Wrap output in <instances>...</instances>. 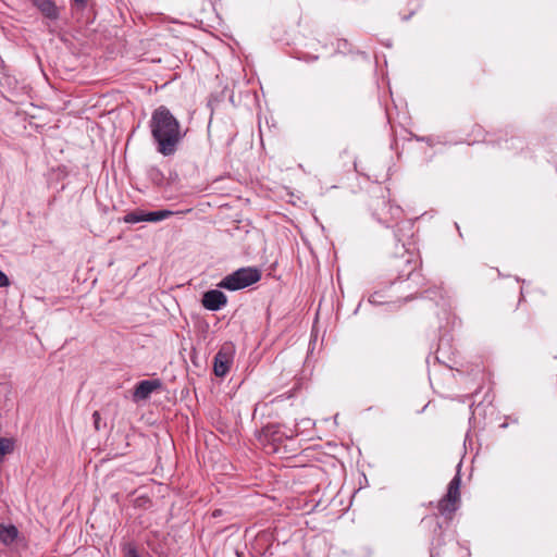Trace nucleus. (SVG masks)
<instances>
[{
  "instance_id": "nucleus-1",
  "label": "nucleus",
  "mask_w": 557,
  "mask_h": 557,
  "mask_svg": "<svg viewBox=\"0 0 557 557\" xmlns=\"http://www.w3.org/2000/svg\"><path fill=\"white\" fill-rule=\"evenodd\" d=\"M149 128L157 151L164 157L175 154L186 135L180 121L165 106L153 110Z\"/></svg>"
},
{
  "instance_id": "nucleus-2",
  "label": "nucleus",
  "mask_w": 557,
  "mask_h": 557,
  "mask_svg": "<svg viewBox=\"0 0 557 557\" xmlns=\"http://www.w3.org/2000/svg\"><path fill=\"white\" fill-rule=\"evenodd\" d=\"M298 435L297 429L283 430L280 424L270 423L263 426L258 435V441L263 450L271 454L285 455L287 453L284 442Z\"/></svg>"
},
{
  "instance_id": "nucleus-3",
  "label": "nucleus",
  "mask_w": 557,
  "mask_h": 557,
  "mask_svg": "<svg viewBox=\"0 0 557 557\" xmlns=\"http://www.w3.org/2000/svg\"><path fill=\"white\" fill-rule=\"evenodd\" d=\"M370 208L373 216L385 226H391L403 216V209L391 202L389 190L385 187H376L371 197Z\"/></svg>"
},
{
  "instance_id": "nucleus-4",
  "label": "nucleus",
  "mask_w": 557,
  "mask_h": 557,
  "mask_svg": "<svg viewBox=\"0 0 557 557\" xmlns=\"http://www.w3.org/2000/svg\"><path fill=\"white\" fill-rule=\"evenodd\" d=\"M261 278V273L255 268H240L226 275L218 286L227 290L246 288Z\"/></svg>"
},
{
  "instance_id": "nucleus-5",
  "label": "nucleus",
  "mask_w": 557,
  "mask_h": 557,
  "mask_svg": "<svg viewBox=\"0 0 557 557\" xmlns=\"http://www.w3.org/2000/svg\"><path fill=\"white\" fill-rule=\"evenodd\" d=\"M460 485L461 478L459 472L451 479L448 484L446 495L438 502L437 509L441 515L450 517L460 504Z\"/></svg>"
},
{
  "instance_id": "nucleus-6",
  "label": "nucleus",
  "mask_w": 557,
  "mask_h": 557,
  "mask_svg": "<svg viewBox=\"0 0 557 557\" xmlns=\"http://www.w3.org/2000/svg\"><path fill=\"white\" fill-rule=\"evenodd\" d=\"M233 362V349L230 345H223L214 356L213 372L216 376L223 377L230 371Z\"/></svg>"
},
{
  "instance_id": "nucleus-7",
  "label": "nucleus",
  "mask_w": 557,
  "mask_h": 557,
  "mask_svg": "<svg viewBox=\"0 0 557 557\" xmlns=\"http://www.w3.org/2000/svg\"><path fill=\"white\" fill-rule=\"evenodd\" d=\"M162 387V382L159 379L143 380L135 386L133 397L135 401L146 400L150 395Z\"/></svg>"
},
{
  "instance_id": "nucleus-8",
  "label": "nucleus",
  "mask_w": 557,
  "mask_h": 557,
  "mask_svg": "<svg viewBox=\"0 0 557 557\" xmlns=\"http://www.w3.org/2000/svg\"><path fill=\"white\" fill-rule=\"evenodd\" d=\"M202 306L210 311H218L227 302L225 294L219 289H210L202 296Z\"/></svg>"
},
{
  "instance_id": "nucleus-9",
  "label": "nucleus",
  "mask_w": 557,
  "mask_h": 557,
  "mask_svg": "<svg viewBox=\"0 0 557 557\" xmlns=\"http://www.w3.org/2000/svg\"><path fill=\"white\" fill-rule=\"evenodd\" d=\"M395 267L396 269H401L397 280L406 278L410 281H417L421 278V273L417 271V262L409 258L397 259Z\"/></svg>"
},
{
  "instance_id": "nucleus-10",
  "label": "nucleus",
  "mask_w": 557,
  "mask_h": 557,
  "mask_svg": "<svg viewBox=\"0 0 557 557\" xmlns=\"http://www.w3.org/2000/svg\"><path fill=\"white\" fill-rule=\"evenodd\" d=\"M33 3L46 18L57 21L60 17V10L53 0H33Z\"/></svg>"
},
{
  "instance_id": "nucleus-11",
  "label": "nucleus",
  "mask_w": 557,
  "mask_h": 557,
  "mask_svg": "<svg viewBox=\"0 0 557 557\" xmlns=\"http://www.w3.org/2000/svg\"><path fill=\"white\" fill-rule=\"evenodd\" d=\"M18 535V531L16 527L10 524V525H0V541L5 544L10 545L12 544Z\"/></svg>"
},
{
  "instance_id": "nucleus-12",
  "label": "nucleus",
  "mask_w": 557,
  "mask_h": 557,
  "mask_svg": "<svg viewBox=\"0 0 557 557\" xmlns=\"http://www.w3.org/2000/svg\"><path fill=\"white\" fill-rule=\"evenodd\" d=\"M176 213L177 212H174L171 210H159V211H151V212L144 211V218H145V222H159V221L169 219Z\"/></svg>"
},
{
  "instance_id": "nucleus-13",
  "label": "nucleus",
  "mask_w": 557,
  "mask_h": 557,
  "mask_svg": "<svg viewBox=\"0 0 557 557\" xmlns=\"http://www.w3.org/2000/svg\"><path fill=\"white\" fill-rule=\"evenodd\" d=\"M122 221L124 223H128V224H135V223H139V222H145L144 211L143 210L132 211V212L125 214L123 216Z\"/></svg>"
},
{
  "instance_id": "nucleus-14",
  "label": "nucleus",
  "mask_w": 557,
  "mask_h": 557,
  "mask_svg": "<svg viewBox=\"0 0 557 557\" xmlns=\"http://www.w3.org/2000/svg\"><path fill=\"white\" fill-rule=\"evenodd\" d=\"M12 449V442L9 438H0V460Z\"/></svg>"
},
{
  "instance_id": "nucleus-15",
  "label": "nucleus",
  "mask_w": 557,
  "mask_h": 557,
  "mask_svg": "<svg viewBox=\"0 0 557 557\" xmlns=\"http://www.w3.org/2000/svg\"><path fill=\"white\" fill-rule=\"evenodd\" d=\"M124 557H140L135 546L127 545L125 547Z\"/></svg>"
},
{
  "instance_id": "nucleus-16",
  "label": "nucleus",
  "mask_w": 557,
  "mask_h": 557,
  "mask_svg": "<svg viewBox=\"0 0 557 557\" xmlns=\"http://www.w3.org/2000/svg\"><path fill=\"white\" fill-rule=\"evenodd\" d=\"M92 420H94V425H95V429L97 431L100 430V420H101V417H100V413L98 411H95L92 413Z\"/></svg>"
},
{
  "instance_id": "nucleus-17",
  "label": "nucleus",
  "mask_w": 557,
  "mask_h": 557,
  "mask_svg": "<svg viewBox=\"0 0 557 557\" xmlns=\"http://www.w3.org/2000/svg\"><path fill=\"white\" fill-rule=\"evenodd\" d=\"M10 285V281L5 273L0 270V287H7Z\"/></svg>"
},
{
  "instance_id": "nucleus-18",
  "label": "nucleus",
  "mask_w": 557,
  "mask_h": 557,
  "mask_svg": "<svg viewBox=\"0 0 557 557\" xmlns=\"http://www.w3.org/2000/svg\"><path fill=\"white\" fill-rule=\"evenodd\" d=\"M74 4L79 9H85L87 5V0H73Z\"/></svg>"
}]
</instances>
